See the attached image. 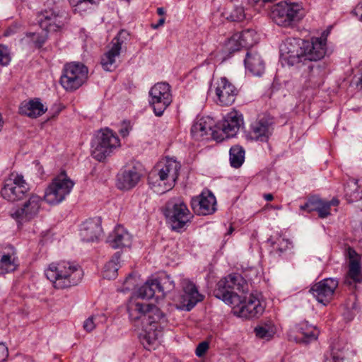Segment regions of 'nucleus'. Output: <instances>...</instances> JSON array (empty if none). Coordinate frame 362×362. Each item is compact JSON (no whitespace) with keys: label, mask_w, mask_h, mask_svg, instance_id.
I'll return each mask as SVG.
<instances>
[{"label":"nucleus","mask_w":362,"mask_h":362,"mask_svg":"<svg viewBox=\"0 0 362 362\" xmlns=\"http://www.w3.org/2000/svg\"><path fill=\"white\" fill-rule=\"evenodd\" d=\"M254 332L257 338L269 341L273 338L275 334V328L272 324H263L257 326Z\"/></svg>","instance_id":"c9c22d12"},{"label":"nucleus","mask_w":362,"mask_h":362,"mask_svg":"<svg viewBox=\"0 0 362 362\" xmlns=\"http://www.w3.org/2000/svg\"><path fill=\"white\" fill-rule=\"evenodd\" d=\"M240 35L238 33L233 34L230 38H228L224 43L225 51L231 54L236 51L240 50L243 48L241 44Z\"/></svg>","instance_id":"a19ab883"},{"label":"nucleus","mask_w":362,"mask_h":362,"mask_svg":"<svg viewBox=\"0 0 362 362\" xmlns=\"http://www.w3.org/2000/svg\"><path fill=\"white\" fill-rule=\"evenodd\" d=\"M349 354L346 351L340 350L339 349L333 348L332 356L333 362H344L348 358Z\"/></svg>","instance_id":"49530a36"},{"label":"nucleus","mask_w":362,"mask_h":362,"mask_svg":"<svg viewBox=\"0 0 362 362\" xmlns=\"http://www.w3.org/2000/svg\"><path fill=\"white\" fill-rule=\"evenodd\" d=\"M75 12L81 13L96 4V0H69Z\"/></svg>","instance_id":"79ce46f5"},{"label":"nucleus","mask_w":362,"mask_h":362,"mask_svg":"<svg viewBox=\"0 0 362 362\" xmlns=\"http://www.w3.org/2000/svg\"><path fill=\"white\" fill-rule=\"evenodd\" d=\"M310 71L308 75V86L315 88L321 83L322 71L318 66H309Z\"/></svg>","instance_id":"ea45409f"},{"label":"nucleus","mask_w":362,"mask_h":362,"mask_svg":"<svg viewBox=\"0 0 362 362\" xmlns=\"http://www.w3.org/2000/svg\"><path fill=\"white\" fill-rule=\"evenodd\" d=\"M322 199L317 197H312L304 205H301L300 209L308 212L317 211L318 207L322 204Z\"/></svg>","instance_id":"37998d69"},{"label":"nucleus","mask_w":362,"mask_h":362,"mask_svg":"<svg viewBox=\"0 0 362 362\" xmlns=\"http://www.w3.org/2000/svg\"><path fill=\"white\" fill-rule=\"evenodd\" d=\"M245 160V151L240 146H234L230 149V162L233 168H239Z\"/></svg>","instance_id":"f704fd0d"},{"label":"nucleus","mask_w":362,"mask_h":362,"mask_svg":"<svg viewBox=\"0 0 362 362\" xmlns=\"http://www.w3.org/2000/svg\"><path fill=\"white\" fill-rule=\"evenodd\" d=\"M149 103L157 116H161L172 102L170 86L167 83H158L149 91Z\"/></svg>","instance_id":"f8f14e48"},{"label":"nucleus","mask_w":362,"mask_h":362,"mask_svg":"<svg viewBox=\"0 0 362 362\" xmlns=\"http://www.w3.org/2000/svg\"><path fill=\"white\" fill-rule=\"evenodd\" d=\"M130 129H131V127H130L129 124L124 122L122 124V127L119 129V132L121 134V136H122L123 137H125L129 134Z\"/></svg>","instance_id":"5fc2aeb1"},{"label":"nucleus","mask_w":362,"mask_h":362,"mask_svg":"<svg viewBox=\"0 0 362 362\" xmlns=\"http://www.w3.org/2000/svg\"><path fill=\"white\" fill-rule=\"evenodd\" d=\"M191 134L197 140L209 139V136L217 141L224 140L223 136L218 135V127L215 125V121L209 116L198 119L191 128Z\"/></svg>","instance_id":"ddd939ff"},{"label":"nucleus","mask_w":362,"mask_h":362,"mask_svg":"<svg viewBox=\"0 0 362 362\" xmlns=\"http://www.w3.org/2000/svg\"><path fill=\"white\" fill-rule=\"evenodd\" d=\"M234 315L244 318L258 317L264 310L262 302L256 296L251 294L238 305H230Z\"/></svg>","instance_id":"4468645a"},{"label":"nucleus","mask_w":362,"mask_h":362,"mask_svg":"<svg viewBox=\"0 0 362 362\" xmlns=\"http://www.w3.org/2000/svg\"><path fill=\"white\" fill-rule=\"evenodd\" d=\"M238 33L240 35L243 47L249 48L258 42L257 33L254 30L247 29Z\"/></svg>","instance_id":"58836bf2"},{"label":"nucleus","mask_w":362,"mask_h":362,"mask_svg":"<svg viewBox=\"0 0 362 362\" xmlns=\"http://www.w3.org/2000/svg\"><path fill=\"white\" fill-rule=\"evenodd\" d=\"M328 33L329 32L328 31H324L321 36L320 37H325V46H327V37L328 35Z\"/></svg>","instance_id":"052dcab7"},{"label":"nucleus","mask_w":362,"mask_h":362,"mask_svg":"<svg viewBox=\"0 0 362 362\" xmlns=\"http://www.w3.org/2000/svg\"><path fill=\"white\" fill-rule=\"evenodd\" d=\"M244 63L246 70L254 76H260L264 72L265 63L255 51L247 52Z\"/></svg>","instance_id":"cd10ccee"},{"label":"nucleus","mask_w":362,"mask_h":362,"mask_svg":"<svg viewBox=\"0 0 362 362\" xmlns=\"http://www.w3.org/2000/svg\"><path fill=\"white\" fill-rule=\"evenodd\" d=\"M126 33H127V31L121 30L118 35L112 39L110 49L102 57L101 65L105 71H112L116 69V59L119 56L122 45L124 43L122 37Z\"/></svg>","instance_id":"aec40b11"},{"label":"nucleus","mask_w":362,"mask_h":362,"mask_svg":"<svg viewBox=\"0 0 362 362\" xmlns=\"http://www.w3.org/2000/svg\"><path fill=\"white\" fill-rule=\"evenodd\" d=\"M216 197L211 192H202L198 197L192 199V207L198 214L206 216L216 211Z\"/></svg>","instance_id":"393cba45"},{"label":"nucleus","mask_w":362,"mask_h":362,"mask_svg":"<svg viewBox=\"0 0 362 362\" xmlns=\"http://www.w3.org/2000/svg\"><path fill=\"white\" fill-rule=\"evenodd\" d=\"M14 31L12 28H9L5 33V35H9L13 33Z\"/></svg>","instance_id":"e2e57ef3"},{"label":"nucleus","mask_w":362,"mask_h":362,"mask_svg":"<svg viewBox=\"0 0 362 362\" xmlns=\"http://www.w3.org/2000/svg\"><path fill=\"white\" fill-rule=\"evenodd\" d=\"M43 199L37 194H30L28 197L18 206L11 208L8 214L18 226L35 219L42 208Z\"/></svg>","instance_id":"6e6552de"},{"label":"nucleus","mask_w":362,"mask_h":362,"mask_svg":"<svg viewBox=\"0 0 362 362\" xmlns=\"http://www.w3.org/2000/svg\"><path fill=\"white\" fill-rule=\"evenodd\" d=\"M74 186V182L62 171L48 185L44 199L49 204H59L70 194Z\"/></svg>","instance_id":"1a4fd4ad"},{"label":"nucleus","mask_w":362,"mask_h":362,"mask_svg":"<svg viewBox=\"0 0 362 362\" xmlns=\"http://www.w3.org/2000/svg\"><path fill=\"white\" fill-rule=\"evenodd\" d=\"M46 111L39 99L23 101L19 106V113L32 118L41 116Z\"/></svg>","instance_id":"c756f323"},{"label":"nucleus","mask_w":362,"mask_h":362,"mask_svg":"<svg viewBox=\"0 0 362 362\" xmlns=\"http://www.w3.org/2000/svg\"><path fill=\"white\" fill-rule=\"evenodd\" d=\"M317 212L320 218H325L330 215V207L327 201H322V204L318 207Z\"/></svg>","instance_id":"8fccbe9b"},{"label":"nucleus","mask_w":362,"mask_h":362,"mask_svg":"<svg viewBox=\"0 0 362 362\" xmlns=\"http://www.w3.org/2000/svg\"><path fill=\"white\" fill-rule=\"evenodd\" d=\"M8 356V350L7 346L3 343H0V362H4Z\"/></svg>","instance_id":"603ef678"},{"label":"nucleus","mask_w":362,"mask_h":362,"mask_svg":"<svg viewBox=\"0 0 362 362\" xmlns=\"http://www.w3.org/2000/svg\"><path fill=\"white\" fill-rule=\"evenodd\" d=\"M350 259L349 264V272L345 278V284L351 285L352 283L360 282L362 279L361 273V264L357 257H354L351 252H349Z\"/></svg>","instance_id":"473e14b6"},{"label":"nucleus","mask_w":362,"mask_h":362,"mask_svg":"<svg viewBox=\"0 0 362 362\" xmlns=\"http://www.w3.org/2000/svg\"><path fill=\"white\" fill-rule=\"evenodd\" d=\"M245 18L244 9L243 7H236L228 17L232 21H242Z\"/></svg>","instance_id":"de8ad7c7"},{"label":"nucleus","mask_w":362,"mask_h":362,"mask_svg":"<svg viewBox=\"0 0 362 362\" xmlns=\"http://www.w3.org/2000/svg\"><path fill=\"white\" fill-rule=\"evenodd\" d=\"M107 241L114 249L129 247L132 243V236L126 228L118 225L109 234Z\"/></svg>","instance_id":"a878e982"},{"label":"nucleus","mask_w":362,"mask_h":362,"mask_svg":"<svg viewBox=\"0 0 362 362\" xmlns=\"http://www.w3.org/2000/svg\"><path fill=\"white\" fill-rule=\"evenodd\" d=\"M98 316L92 315L87 318L83 322V329L90 332L93 331L98 323Z\"/></svg>","instance_id":"09e8293b"},{"label":"nucleus","mask_w":362,"mask_h":362,"mask_svg":"<svg viewBox=\"0 0 362 362\" xmlns=\"http://www.w3.org/2000/svg\"><path fill=\"white\" fill-rule=\"evenodd\" d=\"M259 0H247L248 4L251 5H254L255 4L257 3Z\"/></svg>","instance_id":"0e129e2a"},{"label":"nucleus","mask_w":362,"mask_h":362,"mask_svg":"<svg viewBox=\"0 0 362 362\" xmlns=\"http://www.w3.org/2000/svg\"><path fill=\"white\" fill-rule=\"evenodd\" d=\"M103 233L100 218L88 219L83 223L80 235L85 242H94L98 240Z\"/></svg>","instance_id":"bb28decb"},{"label":"nucleus","mask_w":362,"mask_h":362,"mask_svg":"<svg viewBox=\"0 0 362 362\" xmlns=\"http://www.w3.org/2000/svg\"><path fill=\"white\" fill-rule=\"evenodd\" d=\"M45 273L57 289L75 286L83 276V271L78 264L66 261L50 264Z\"/></svg>","instance_id":"20e7f679"},{"label":"nucleus","mask_w":362,"mask_h":362,"mask_svg":"<svg viewBox=\"0 0 362 362\" xmlns=\"http://www.w3.org/2000/svg\"><path fill=\"white\" fill-rule=\"evenodd\" d=\"M153 281V285H155L158 291L162 293V294L170 292L175 288L173 281H172L168 275H165L159 279H154Z\"/></svg>","instance_id":"4c0bfd02"},{"label":"nucleus","mask_w":362,"mask_h":362,"mask_svg":"<svg viewBox=\"0 0 362 362\" xmlns=\"http://www.w3.org/2000/svg\"><path fill=\"white\" fill-rule=\"evenodd\" d=\"M29 191V185L24 180L23 176L12 174L6 180L1 194L4 199L10 202H16L23 199Z\"/></svg>","instance_id":"9b49d317"},{"label":"nucleus","mask_w":362,"mask_h":362,"mask_svg":"<svg viewBox=\"0 0 362 362\" xmlns=\"http://www.w3.org/2000/svg\"><path fill=\"white\" fill-rule=\"evenodd\" d=\"M44 42H45V39H42V40L40 42V45H42V44H43V43H44Z\"/></svg>","instance_id":"338daca9"},{"label":"nucleus","mask_w":362,"mask_h":362,"mask_svg":"<svg viewBox=\"0 0 362 362\" xmlns=\"http://www.w3.org/2000/svg\"><path fill=\"white\" fill-rule=\"evenodd\" d=\"M164 215L171 229L177 232L185 230L193 218L187 204L180 198H173L166 203Z\"/></svg>","instance_id":"39448f33"},{"label":"nucleus","mask_w":362,"mask_h":362,"mask_svg":"<svg viewBox=\"0 0 362 362\" xmlns=\"http://www.w3.org/2000/svg\"><path fill=\"white\" fill-rule=\"evenodd\" d=\"M88 76V69L81 63L66 64L60 78L62 86L66 90H74L81 87Z\"/></svg>","instance_id":"9d476101"},{"label":"nucleus","mask_w":362,"mask_h":362,"mask_svg":"<svg viewBox=\"0 0 362 362\" xmlns=\"http://www.w3.org/2000/svg\"><path fill=\"white\" fill-rule=\"evenodd\" d=\"M157 13H158V15L163 16V15L165 14V10L162 7L158 8Z\"/></svg>","instance_id":"680f3d73"},{"label":"nucleus","mask_w":362,"mask_h":362,"mask_svg":"<svg viewBox=\"0 0 362 362\" xmlns=\"http://www.w3.org/2000/svg\"><path fill=\"white\" fill-rule=\"evenodd\" d=\"M215 93L221 105L228 106L234 103L238 90L226 78L223 77L216 83Z\"/></svg>","instance_id":"4be33fe9"},{"label":"nucleus","mask_w":362,"mask_h":362,"mask_svg":"<svg viewBox=\"0 0 362 362\" xmlns=\"http://www.w3.org/2000/svg\"><path fill=\"white\" fill-rule=\"evenodd\" d=\"M264 198L266 201L270 202V201L273 200L274 197L272 194H265L264 195Z\"/></svg>","instance_id":"bf43d9fd"},{"label":"nucleus","mask_w":362,"mask_h":362,"mask_svg":"<svg viewBox=\"0 0 362 362\" xmlns=\"http://www.w3.org/2000/svg\"><path fill=\"white\" fill-rule=\"evenodd\" d=\"M291 245V243L289 242L288 240H286V239H280L279 240V250L280 252H283L284 250H286V249L289 248L290 245Z\"/></svg>","instance_id":"864d4df0"},{"label":"nucleus","mask_w":362,"mask_h":362,"mask_svg":"<svg viewBox=\"0 0 362 362\" xmlns=\"http://www.w3.org/2000/svg\"><path fill=\"white\" fill-rule=\"evenodd\" d=\"M303 41L299 38H288L281 45V54L291 65L302 62Z\"/></svg>","instance_id":"412c9836"},{"label":"nucleus","mask_w":362,"mask_h":362,"mask_svg":"<svg viewBox=\"0 0 362 362\" xmlns=\"http://www.w3.org/2000/svg\"><path fill=\"white\" fill-rule=\"evenodd\" d=\"M128 312L131 320L141 321L142 329L146 332V338L149 344H153L160 336L161 331L158 328L165 323V317L158 308L132 298L128 305Z\"/></svg>","instance_id":"f257e3e1"},{"label":"nucleus","mask_w":362,"mask_h":362,"mask_svg":"<svg viewBox=\"0 0 362 362\" xmlns=\"http://www.w3.org/2000/svg\"><path fill=\"white\" fill-rule=\"evenodd\" d=\"M165 23V18H161L159 19L157 25H154L153 28H158L159 26H161L164 24Z\"/></svg>","instance_id":"13d9d810"},{"label":"nucleus","mask_w":362,"mask_h":362,"mask_svg":"<svg viewBox=\"0 0 362 362\" xmlns=\"http://www.w3.org/2000/svg\"><path fill=\"white\" fill-rule=\"evenodd\" d=\"M274 130V119L269 115L259 117L251 123L247 136L259 141H267Z\"/></svg>","instance_id":"2eb2a0df"},{"label":"nucleus","mask_w":362,"mask_h":362,"mask_svg":"<svg viewBox=\"0 0 362 362\" xmlns=\"http://www.w3.org/2000/svg\"><path fill=\"white\" fill-rule=\"evenodd\" d=\"M120 141L115 133L106 128L95 134L91 142V154L98 161H103L118 147Z\"/></svg>","instance_id":"0eeeda50"},{"label":"nucleus","mask_w":362,"mask_h":362,"mask_svg":"<svg viewBox=\"0 0 362 362\" xmlns=\"http://www.w3.org/2000/svg\"><path fill=\"white\" fill-rule=\"evenodd\" d=\"M137 284V280L135 275L129 274L125 279L122 288L120 289L122 292H127L135 289Z\"/></svg>","instance_id":"c03bdc74"},{"label":"nucleus","mask_w":362,"mask_h":362,"mask_svg":"<svg viewBox=\"0 0 362 362\" xmlns=\"http://www.w3.org/2000/svg\"><path fill=\"white\" fill-rule=\"evenodd\" d=\"M181 285L184 293L181 296L180 304L177 305V308L180 310L189 311L203 300L204 296L199 293L197 286L189 279H182Z\"/></svg>","instance_id":"dca6fc26"},{"label":"nucleus","mask_w":362,"mask_h":362,"mask_svg":"<svg viewBox=\"0 0 362 362\" xmlns=\"http://www.w3.org/2000/svg\"><path fill=\"white\" fill-rule=\"evenodd\" d=\"M249 292L247 281L239 274H232L221 279L214 291V296L228 305H238Z\"/></svg>","instance_id":"f03ea898"},{"label":"nucleus","mask_w":362,"mask_h":362,"mask_svg":"<svg viewBox=\"0 0 362 362\" xmlns=\"http://www.w3.org/2000/svg\"><path fill=\"white\" fill-rule=\"evenodd\" d=\"M274 208L276 209H281V206H276Z\"/></svg>","instance_id":"774afa93"},{"label":"nucleus","mask_w":362,"mask_h":362,"mask_svg":"<svg viewBox=\"0 0 362 362\" xmlns=\"http://www.w3.org/2000/svg\"><path fill=\"white\" fill-rule=\"evenodd\" d=\"M327 203L329 204V207H331L332 206H337L339 202L337 199H332L331 201H327Z\"/></svg>","instance_id":"6e6d98bb"},{"label":"nucleus","mask_w":362,"mask_h":362,"mask_svg":"<svg viewBox=\"0 0 362 362\" xmlns=\"http://www.w3.org/2000/svg\"><path fill=\"white\" fill-rule=\"evenodd\" d=\"M302 62L319 61L324 58L327 52L325 37H313L310 41L304 40L302 45Z\"/></svg>","instance_id":"f3484780"},{"label":"nucleus","mask_w":362,"mask_h":362,"mask_svg":"<svg viewBox=\"0 0 362 362\" xmlns=\"http://www.w3.org/2000/svg\"><path fill=\"white\" fill-rule=\"evenodd\" d=\"M141 178V174L135 167L124 170L118 175L117 187L120 189L128 190L134 187Z\"/></svg>","instance_id":"c85d7f7f"},{"label":"nucleus","mask_w":362,"mask_h":362,"mask_svg":"<svg viewBox=\"0 0 362 362\" xmlns=\"http://www.w3.org/2000/svg\"><path fill=\"white\" fill-rule=\"evenodd\" d=\"M209 344L207 341H204L198 344L195 350V354L198 357L203 356L209 349Z\"/></svg>","instance_id":"3c124183"},{"label":"nucleus","mask_w":362,"mask_h":362,"mask_svg":"<svg viewBox=\"0 0 362 362\" xmlns=\"http://www.w3.org/2000/svg\"><path fill=\"white\" fill-rule=\"evenodd\" d=\"M355 11L356 12L361 13L360 20L362 21V1L357 5Z\"/></svg>","instance_id":"4d7b16f0"},{"label":"nucleus","mask_w":362,"mask_h":362,"mask_svg":"<svg viewBox=\"0 0 362 362\" xmlns=\"http://www.w3.org/2000/svg\"><path fill=\"white\" fill-rule=\"evenodd\" d=\"M153 284V279L147 281L144 285L139 288L136 293V297L142 299H150L153 298L156 291H158Z\"/></svg>","instance_id":"e433bc0d"},{"label":"nucleus","mask_w":362,"mask_h":362,"mask_svg":"<svg viewBox=\"0 0 362 362\" xmlns=\"http://www.w3.org/2000/svg\"><path fill=\"white\" fill-rule=\"evenodd\" d=\"M272 16L277 25L285 28L293 27L305 16V11L299 3L283 1L274 6Z\"/></svg>","instance_id":"423d86ee"},{"label":"nucleus","mask_w":362,"mask_h":362,"mask_svg":"<svg viewBox=\"0 0 362 362\" xmlns=\"http://www.w3.org/2000/svg\"><path fill=\"white\" fill-rule=\"evenodd\" d=\"M338 286V281L332 278L325 279L312 286L310 291L317 302L326 305L330 302Z\"/></svg>","instance_id":"6ab92c4d"},{"label":"nucleus","mask_w":362,"mask_h":362,"mask_svg":"<svg viewBox=\"0 0 362 362\" xmlns=\"http://www.w3.org/2000/svg\"><path fill=\"white\" fill-rule=\"evenodd\" d=\"M233 230V228L232 227H230V228L228 230V234H231Z\"/></svg>","instance_id":"69168bd1"},{"label":"nucleus","mask_w":362,"mask_h":362,"mask_svg":"<svg viewBox=\"0 0 362 362\" xmlns=\"http://www.w3.org/2000/svg\"><path fill=\"white\" fill-rule=\"evenodd\" d=\"M243 124L242 115L236 111H232L227 114L221 127H218V135L224 137V139L235 136Z\"/></svg>","instance_id":"b1692460"},{"label":"nucleus","mask_w":362,"mask_h":362,"mask_svg":"<svg viewBox=\"0 0 362 362\" xmlns=\"http://www.w3.org/2000/svg\"><path fill=\"white\" fill-rule=\"evenodd\" d=\"M345 197L349 202L362 199V180L350 179L344 187Z\"/></svg>","instance_id":"2f4dec72"},{"label":"nucleus","mask_w":362,"mask_h":362,"mask_svg":"<svg viewBox=\"0 0 362 362\" xmlns=\"http://www.w3.org/2000/svg\"><path fill=\"white\" fill-rule=\"evenodd\" d=\"M18 261L16 250L11 245L0 246V275L13 272L17 269Z\"/></svg>","instance_id":"5701e85b"},{"label":"nucleus","mask_w":362,"mask_h":362,"mask_svg":"<svg viewBox=\"0 0 362 362\" xmlns=\"http://www.w3.org/2000/svg\"><path fill=\"white\" fill-rule=\"evenodd\" d=\"M11 57L8 48L0 45V66H7L11 62Z\"/></svg>","instance_id":"a18cd8bd"},{"label":"nucleus","mask_w":362,"mask_h":362,"mask_svg":"<svg viewBox=\"0 0 362 362\" xmlns=\"http://www.w3.org/2000/svg\"><path fill=\"white\" fill-rule=\"evenodd\" d=\"M120 257L121 253L119 252H117L112 257L111 259L107 262L103 272L104 278L108 279L116 278L117 276V271L120 267Z\"/></svg>","instance_id":"72a5a7b5"},{"label":"nucleus","mask_w":362,"mask_h":362,"mask_svg":"<svg viewBox=\"0 0 362 362\" xmlns=\"http://www.w3.org/2000/svg\"><path fill=\"white\" fill-rule=\"evenodd\" d=\"M296 332L298 334V341L304 344L315 341L319 334L317 328L306 321L302 322L297 325Z\"/></svg>","instance_id":"7c9ffc66"},{"label":"nucleus","mask_w":362,"mask_h":362,"mask_svg":"<svg viewBox=\"0 0 362 362\" xmlns=\"http://www.w3.org/2000/svg\"><path fill=\"white\" fill-rule=\"evenodd\" d=\"M37 21L42 30L56 32L67 23V17L64 13L49 9L42 11L37 16Z\"/></svg>","instance_id":"a211bd4d"},{"label":"nucleus","mask_w":362,"mask_h":362,"mask_svg":"<svg viewBox=\"0 0 362 362\" xmlns=\"http://www.w3.org/2000/svg\"><path fill=\"white\" fill-rule=\"evenodd\" d=\"M180 168V163L173 158H165L160 160L148 176L154 190L163 194L171 189L178 178Z\"/></svg>","instance_id":"7ed1b4c3"}]
</instances>
